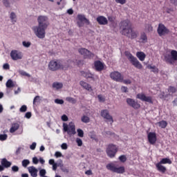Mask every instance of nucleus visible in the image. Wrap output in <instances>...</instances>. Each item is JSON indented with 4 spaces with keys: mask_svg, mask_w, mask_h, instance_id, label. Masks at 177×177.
Wrapping results in <instances>:
<instances>
[{
    "mask_svg": "<svg viewBox=\"0 0 177 177\" xmlns=\"http://www.w3.org/2000/svg\"><path fill=\"white\" fill-rule=\"evenodd\" d=\"M37 22L38 26H34L32 30L38 38L44 39L46 37V30L50 25L48 18L46 16H39Z\"/></svg>",
    "mask_w": 177,
    "mask_h": 177,
    "instance_id": "1",
    "label": "nucleus"
},
{
    "mask_svg": "<svg viewBox=\"0 0 177 177\" xmlns=\"http://www.w3.org/2000/svg\"><path fill=\"white\" fill-rule=\"evenodd\" d=\"M121 34L131 39H136L137 33L132 29V25L129 20H124L120 23Z\"/></svg>",
    "mask_w": 177,
    "mask_h": 177,
    "instance_id": "2",
    "label": "nucleus"
},
{
    "mask_svg": "<svg viewBox=\"0 0 177 177\" xmlns=\"http://www.w3.org/2000/svg\"><path fill=\"white\" fill-rule=\"evenodd\" d=\"M125 55L135 68L138 70H142L143 68L142 64L138 60L136 57L133 56L130 52H125Z\"/></svg>",
    "mask_w": 177,
    "mask_h": 177,
    "instance_id": "3",
    "label": "nucleus"
},
{
    "mask_svg": "<svg viewBox=\"0 0 177 177\" xmlns=\"http://www.w3.org/2000/svg\"><path fill=\"white\" fill-rule=\"evenodd\" d=\"M171 163H172V162L169 158H162L160 162H158L156 165V166L157 169L160 172L165 174L167 171V168L162 165H165V164L171 165Z\"/></svg>",
    "mask_w": 177,
    "mask_h": 177,
    "instance_id": "4",
    "label": "nucleus"
},
{
    "mask_svg": "<svg viewBox=\"0 0 177 177\" xmlns=\"http://www.w3.org/2000/svg\"><path fill=\"white\" fill-rule=\"evenodd\" d=\"M118 149V147L113 144H110L108 145L106 148V154L109 158H113L115 157V155L117 154Z\"/></svg>",
    "mask_w": 177,
    "mask_h": 177,
    "instance_id": "5",
    "label": "nucleus"
},
{
    "mask_svg": "<svg viewBox=\"0 0 177 177\" xmlns=\"http://www.w3.org/2000/svg\"><path fill=\"white\" fill-rule=\"evenodd\" d=\"M165 59L167 64L174 65L176 62H177V51L174 50H171V55H166Z\"/></svg>",
    "mask_w": 177,
    "mask_h": 177,
    "instance_id": "6",
    "label": "nucleus"
},
{
    "mask_svg": "<svg viewBox=\"0 0 177 177\" xmlns=\"http://www.w3.org/2000/svg\"><path fill=\"white\" fill-rule=\"evenodd\" d=\"M106 169L117 174H124L125 172V169L124 167H120L118 168L113 163L108 164L106 165Z\"/></svg>",
    "mask_w": 177,
    "mask_h": 177,
    "instance_id": "7",
    "label": "nucleus"
},
{
    "mask_svg": "<svg viewBox=\"0 0 177 177\" xmlns=\"http://www.w3.org/2000/svg\"><path fill=\"white\" fill-rule=\"evenodd\" d=\"M48 68L50 71H57L61 68V62L57 60V61H55V60H52L50 62L49 64H48Z\"/></svg>",
    "mask_w": 177,
    "mask_h": 177,
    "instance_id": "8",
    "label": "nucleus"
},
{
    "mask_svg": "<svg viewBox=\"0 0 177 177\" xmlns=\"http://www.w3.org/2000/svg\"><path fill=\"white\" fill-rule=\"evenodd\" d=\"M79 53L84 56V59H92L95 57V55L91 53L86 48H80L79 49Z\"/></svg>",
    "mask_w": 177,
    "mask_h": 177,
    "instance_id": "9",
    "label": "nucleus"
},
{
    "mask_svg": "<svg viewBox=\"0 0 177 177\" xmlns=\"http://www.w3.org/2000/svg\"><path fill=\"white\" fill-rule=\"evenodd\" d=\"M10 57L12 60L17 61L19 59H21L23 58V54L21 52H19L16 50H13L10 53Z\"/></svg>",
    "mask_w": 177,
    "mask_h": 177,
    "instance_id": "10",
    "label": "nucleus"
},
{
    "mask_svg": "<svg viewBox=\"0 0 177 177\" xmlns=\"http://www.w3.org/2000/svg\"><path fill=\"white\" fill-rule=\"evenodd\" d=\"M158 33L160 37H162L169 34V30L167 29L163 24H160L158 28Z\"/></svg>",
    "mask_w": 177,
    "mask_h": 177,
    "instance_id": "11",
    "label": "nucleus"
},
{
    "mask_svg": "<svg viewBox=\"0 0 177 177\" xmlns=\"http://www.w3.org/2000/svg\"><path fill=\"white\" fill-rule=\"evenodd\" d=\"M110 76L111 79H113L116 82H123L124 77L121 75V73H120L119 72H117V71L113 72L111 73Z\"/></svg>",
    "mask_w": 177,
    "mask_h": 177,
    "instance_id": "12",
    "label": "nucleus"
},
{
    "mask_svg": "<svg viewBox=\"0 0 177 177\" xmlns=\"http://www.w3.org/2000/svg\"><path fill=\"white\" fill-rule=\"evenodd\" d=\"M64 131L67 132L69 136L75 135L76 133L75 131V126L74 124L64 125Z\"/></svg>",
    "mask_w": 177,
    "mask_h": 177,
    "instance_id": "13",
    "label": "nucleus"
},
{
    "mask_svg": "<svg viewBox=\"0 0 177 177\" xmlns=\"http://www.w3.org/2000/svg\"><path fill=\"white\" fill-rule=\"evenodd\" d=\"M136 97L142 102H146L149 104H153L152 97L151 96H146L144 93H139L137 95Z\"/></svg>",
    "mask_w": 177,
    "mask_h": 177,
    "instance_id": "14",
    "label": "nucleus"
},
{
    "mask_svg": "<svg viewBox=\"0 0 177 177\" xmlns=\"http://www.w3.org/2000/svg\"><path fill=\"white\" fill-rule=\"evenodd\" d=\"M101 116L103 117L104 119H106L109 122H111V124L113 122V117L110 115L108 110H102L101 111Z\"/></svg>",
    "mask_w": 177,
    "mask_h": 177,
    "instance_id": "15",
    "label": "nucleus"
},
{
    "mask_svg": "<svg viewBox=\"0 0 177 177\" xmlns=\"http://www.w3.org/2000/svg\"><path fill=\"white\" fill-rule=\"evenodd\" d=\"M127 102L130 106L133 107L135 109H138L140 108V104L133 99L127 98Z\"/></svg>",
    "mask_w": 177,
    "mask_h": 177,
    "instance_id": "16",
    "label": "nucleus"
},
{
    "mask_svg": "<svg viewBox=\"0 0 177 177\" xmlns=\"http://www.w3.org/2000/svg\"><path fill=\"white\" fill-rule=\"evenodd\" d=\"M149 142L151 145H155L157 141L156 133L154 132H150L148 133Z\"/></svg>",
    "mask_w": 177,
    "mask_h": 177,
    "instance_id": "17",
    "label": "nucleus"
},
{
    "mask_svg": "<svg viewBox=\"0 0 177 177\" xmlns=\"http://www.w3.org/2000/svg\"><path fill=\"white\" fill-rule=\"evenodd\" d=\"M95 68L96 71L101 72L104 68V64L100 61H96L94 63Z\"/></svg>",
    "mask_w": 177,
    "mask_h": 177,
    "instance_id": "18",
    "label": "nucleus"
},
{
    "mask_svg": "<svg viewBox=\"0 0 177 177\" xmlns=\"http://www.w3.org/2000/svg\"><path fill=\"white\" fill-rule=\"evenodd\" d=\"M97 21L100 25L105 26L108 24V20L105 17L103 16H99L97 18Z\"/></svg>",
    "mask_w": 177,
    "mask_h": 177,
    "instance_id": "19",
    "label": "nucleus"
},
{
    "mask_svg": "<svg viewBox=\"0 0 177 177\" xmlns=\"http://www.w3.org/2000/svg\"><path fill=\"white\" fill-rule=\"evenodd\" d=\"M80 84L86 90L91 92L93 91V88L91 86L90 84H88V83L84 82V81H81Z\"/></svg>",
    "mask_w": 177,
    "mask_h": 177,
    "instance_id": "20",
    "label": "nucleus"
},
{
    "mask_svg": "<svg viewBox=\"0 0 177 177\" xmlns=\"http://www.w3.org/2000/svg\"><path fill=\"white\" fill-rule=\"evenodd\" d=\"M28 171H29V172L30 173V174H31V176H32V177H37V172H38V171H37V169L35 167H30L28 168Z\"/></svg>",
    "mask_w": 177,
    "mask_h": 177,
    "instance_id": "21",
    "label": "nucleus"
},
{
    "mask_svg": "<svg viewBox=\"0 0 177 177\" xmlns=\"http://www.w3.org/2000/svg\"><path fill=\"white\" fill-rule=\"evenodd\" d=\"M19 123H13L12 124V127L10 128V132L11 133H15L16 131H17L18 129H19Z\"/></svg>",
    "mask_w": 177,
    "mask_h": 177,
    "instance_id": "22",
    "label": "nucleus"
},
{
    "mask_svg": "<svg viewBox=\"0 0 177 177\" xmlns=\"http://www.w3.org/2000/svg\"><path fill=\"white\" fill-rule=\"evenodd\" d=\"M77 19L81 21V22H85L87 25L90 24V21L85 17L84 15H79L77 16Z\"/></svg>",
    "mask_w": 177,
    "mask_h": 177,
    "instance_id": "23",
    "label": "nucleus"
},
{
    "mask_svg": "<svg viewBox=\"0 0 177 177\" xmlns=\"http://www.w3.org/2000/svg\"><path fill=\"white\" fill-rule=\"evenodd\" d=\"M81 75L86 79L93 78V75L91 74L90 72H85V71H81L80 72Z\"/></svg>",
    "mask_w": 177,
    "mask_h": 177,
    "instance_id": "24",
    "label": "nucleus"
},
{
    "mask_svg": "<svg viewBox=\"0 0 177 177\" xmlns=\"http://www.w3.org/2000/svg\"><path fill=\"white\" fill-rule=\"evenodd\" d=\"M136 56L141 62H144L146 58V55L143 52H138Z\"/></svg>",
    "mask_w": 177,
    "mask_h": 177,
    "instance_id": "25",
    "label": "nucleus"
},
{
    "mask_svg": "<svg viewBox=\"0 0 177 177\" xmlns=\"http://www.w3.org/2000/svg\"><path fill=\"white\" fill-rule=\"evenodd\" d=\"M1 165L5 167V168H8L12 165V163L9 161H8L6 158L2 159L1 160Z\"/></svg>",
    "mask_w": 177,
    "mask_h": 177,
    "instance_id": "26",
    "label": "nucleus"
},
{
    "mask_svg": "<svg viewBox=\"0 0 177 177\" xmlns=\"http://www.w3.org/2000/svg\"><path fill=\"white\" fill-rule=\"evenodd\" d=\"M70 68V64H68L67 61L61 62V69L66 71Z\"/></svg>",
    "mask_w": 177,
    "mask_h": 177,
    "instance_id": "27",
    "label": "nucleus"
},
{
    "mask_svg": "<svg viewBox=\"0 0 177 177\" xmlns=\"http://www.w3.org/2000/svg\"><path fill=\"white\" fill-rule=\"evenodd\" d=\"M140 40L142 43H147L148 41V38L147 36L146 35V33L142 32L140 35Z\"/></svg>",
    "mask_w": 177,
    "mask_h": 177,
    "instance_id": "28",
    "label": "nucleus"
},
{
    "mask_svg": "<svg viewBox=\"0 0 177 177\" xmlns=\"http://www.w3.org/2000/svg\"><path fill=\"white\" fill-rule=\"evenodd\" d=\"M53 88H56L57 90H59L63 88V84L62 83L54 82L53 84Z\"/></svg>",
    "mask_w": 177,
    "mask_h": 177,
    "instance_id": "29",
    "label": "nucleus"
},
{
    "mask_svg": "<svg viewBox=\"0 0 177 177\" xmlns=\"http://www.w3.org/2000/svg\"><path fill=\"white\" fill-rule=\"evenodd\" d=\"M160 127H161L162 129H165L167 126V122L165 120L160 121L159 122L157 123Z\"/></svg>",
    "mask_w": 177,
    "mask_h": 177,
    "instance_id": "30",
    "label": "nucleus"
},
{
    "mask_svg": "<svg viewBox=\"0 0 177 177\" xmlns=\"http://www.w3.org/2000/svg\"><path fill=\"white\" fill-rule=\"evenodd\" d=\"M145 30L147 32H151L153 31V27L151 24H146Z\"/></svg>",
    "mask_w": 177,
    "mask_h": 177,
    "instance_id": "31",
    "label": "nucleus"
},
{
    "mask_svg": "<svg viewBox=\"0 0 177 177\" xmlns=\"http://www.w3.org/2000/svg\"><path fill=\"white\" fill-rule=\"evenodd\" d=\"M15 86V84L13 83V82L11 80H9L7 82H6V87L8 88H13Z\"/></svg>",
    "mask_w": 177,
    "mask_h": 177,
    "instance_id": "32",
    "label": "nucleus"
},
{
    "mask_svg": "<svg viewBox=\"0 0 177 177\" xmlns=\"http://www.w3.org/2000/svg\"><path fill=\"white\" fill-rule=\"evenodd\" d=\"M82 122L84 123H88L90 122V118L88 116L84 115L82 118Z\"/></svg>",
    "mask_w": 177,
    "mask_h": 177,
    "instance_id": "33",
    "label": "nucleus"
},
{
    "mask_svg": "<svg viewBox=\"0 0 177 177\" xmlns=\"http://www.w3.org/2000/svg\"><path fill=\"white\" fill-rule=\"evenodd\" d=\"M66 100H67L68 102H71V103H72V104H75L77 103V100H76L75 99L73 98V97H67V98H66Z\"/></svg>",
    "mask_w": 177,
    "mask_h": 177,
    "instance_id": "34",
    "label": "nucleus"
},
{
    "mask_svg": "<svg viewBox=\"0 0 177 177\" xmlns=\"http://www.w3.org/2000/svg\"><path fill=\"white\" fill-rule=\"evenodd\" d=\"M148 68L149 69H152V72H153L155 73H158V72H159L158 68H157L155 66H149Z\"/></svg>",
    "mask_w": 177,
    "mask_h": 177,
    "instance_id": "35",
    "label": "nucleus"
},
{
    "mask_svg": "<svg viewBox=\"0 0 177 177\" xmlns=\"http://www.w3.org/2000/svg\"><path fill=\"white\" fill-rule=\"evenodd\" d=\"M8 138V135L6 134H0V140L5 141Z\"/></svg>",
    "mask_w": 177,
    "mask_h": 177,
    "instance_id": "36",
    "label": "nucleus"
},
{
    "mask_svg": "<svg viewBox=\"0 0 177 177\" xmlns=\"http://www.w3.org/2000/svg\"><path fill=\"white\" fill-rule=\"evenodd\" d=\"M10 19L13 23H15L17 21H16V15H15V12H11Z\"/></svg>",
    "mask_w": 177,
    "mask_h": 177,
    "instance_id": "37",
    "label": "nucleus"
},
{
    "mask_svg": "<svg viewBox=\"0 0 177 177\" xmlns=\"http://www.w3.org/2000/svg\"><path fill=\"white\" fill-rule=\"evenodd\" d=\"M88 136L91 139L96 140V135L94 131L90 132Z\"/></svg>",
    "mask_w": 177,
    "mask_h": 177,
    "instance_id": "38",
    "label": "nucleus"
},
{
    "mask_svg": "<svg viewBox=\"0 0 177 177\" xmlns=\"http://www.w3.org/2000/svg\"><path fill=\"white\" fill-rule=\"evenodd\" d=\"M119 160L122 162H125L127 160V157L124 155H122L121 156L119 157Z\"/></svg>",
    "mask_w": 177,
    "mask_h": 177,
    "instance_id": "39",
    "label": "nucleus"
},
{
    "mask_svg": "<svg viewBox=\"0 0 177 177\" xmlns=\"http://www.w3.org/2000/svg\"><path fill=\"white\" fill-rule=\"evenodd\" d=\"M30 164V161L28 160H24L22 161V165L24 167H26L28 165Z\"/></svg>",
    "mask_w": 177,
    "mask_h": 177,
    "instance_id": "40",
    "label": "nucleus"
},
{
    "mask_svg": "<svg viewBox=\"0 0 177 177\" xmlns=\"http://www.w3.org/2000/svg\"><path fill=\"white\" fill-rule=\"evenodd\" d=\"M169 93H175L176 92V88L174 86H170L168 89Z\"/></svg>",
    "mask_w": 177,
    "mask_h": 177,
    "instance_id": "41",
    "label": "nucleus"
},
{
    "mask_svg": "<svg viewBox=\"0 0 177 177\" xmlns=\"http://www.w3.org/2000/svg\"><path fill=\"white\" fill-rule=\"evenodd\" d=\"M77 133H78V136L80 137V138H83L84 137V131L79 129H77Z\"/></svg>",
    "mask_w": 177,
    "mask_h": 177,
    "instance_id": "42",
    "label": "nucleus"
},
{
    "mask_svg": "<svg viewBox=\"0 0 177 177\" xmlns=\"http://www.w3.org/2000/svg\"><path fill=\"white\" fill-rule=\"evenodd\" d=\"M115 2L121 5H124L127 3V0H115Z\"/></svg>",
    "mask_w": 177,
    "mask_h": 177,
    "instance_id": "43",
    "label": "nucleus"
},
{
    "mask_svg": "<svg viewBox=\"0 0 177 177\" xmlns=\"http://www.w3.org/2000/svg\"><path fill=\"white\" fill-rule=\"evenodd\" d=\"M20 112L24 113L27 111V106L26 105H23L19 109Z\"/></svg>",
    "mask_w": 177,
    "mask_h": 177,
    "instance_id": "44",
    "label": "nucleus"
},
{
    "mask_svg": "<svg viewBox=\"0 0 177 177\" xmlns=\"http://www.w3.org/2000/svg\"><path fill=\"white\" fill-rule=\"evenodd\" d=\"M68 64H70V68L72 66H75V62L71 59H68L66 61Z\"/></svg>",
    "mask_w": 177,
    "mask_h": 177,
    "instance_id": "45",
    "label": "nucleus"
},
{
    "mask_svg": "<svg viewBox=\"0 0 177 177\" xmlns=\"http://www.w3.org/2000/svg\"><path fill=\"white\" fill-rule=\"evenodd\" d=\"M23 46H24V47H26V48H29V47L31 46V43L29 42V41H28V42L24 41V42H23Z\"/></svg>",
    "mask_w": 177,
    "mask_h": 177,
    "instance_id": "46",
    "label": "nucleus"
},
{
    "mask_svg": "<svg viewBox=\"0 0 177 177\" xmlns=\"http://www.w3.org/2000/svg\"><path fill=\"white\" fill-rule=\"evenodd\" d=\"M46 171L45 169H41V170H40V171H39V175H40V176H41V177H44L45 175H46Z\"/></svg>",
    "mask_w": 177,
    "mask_h": 177,
    "instance_id": "47",
    "label": "nucleus"
},
{
    "mask_svg": "<svg viewBox=\"0 0 177 177\" xmlns=\"http://www.w3.org/2000/svg\"><path fill=\"white\" fill-rule=\"evenodd\" d=\"M19 73L23 76H26L28 77H30V75L24 71H20Z\"/></svg>",
    "mask_w": 177,
    "mask_h": 177,
    "instance_id": "48",
    "label": "nucleus"
},
{
    "mask_svg": "<svg viewBox=\"0 0 177 177\" xmlns=\"http://www.w3.org/2000/svg\"><path fill=\"white\" fill-rule=\"evenodd\" d=\"M40 101V97L36 96L33 100V104H35L37 102H39Z\"/></svg>",
    "mask_w": 177,
    "mask_h": 177,
    "instance_id": "49",
    "label": "nucleus"
},
{
    "mask_svg": "<svg viewBox=\"0 0 177 177\" xmlns=\"http://www.w3.org/2000/svg\"><path fill=\"white\" fill-rule=\"evenodd\" d=\"M76 142H77V145H78L79 147L82 146L83 142H82V140L80 138H77V139H76Z\"/></svg>",
    "mask_w": 177,
    "mask_h": 177,
    "instance_id": "50",
    "label": "nucleus"
},
{
    "mask_svg": "<svg viewBox=\"0 0 177 177\" xmlns=\"http://www.w3.org/2000/svg\"><path fill=\"white\" fill-rule=\"evenodd\" d=\"M55 102L56 104H63L64 103V100H59V99H56V100H55Z\"/></svg>",
    "mask_w": 177,
    "mask_h": 177,
    "instance_id": "51",
    "label": "nucleus"
},
{
    "mask_svg": "<svg viewBox=\"0 0 177 177\" xmlns=\"http://www.w3.org/2000/svg\"><path fill=\"white\" fill-rule=\"evenodd\" d=\"M76 63H77V65L78 66H83V64H84V61H82V60H76Z\"/></svg>",
    "mask_w": 177,
    "mask_h": 177,
    "instance_id": "52",
    "label": "nucleus"
},
{
    "mask_svg": "<svg viewBox=\"0 0 177 177\" xmlns=\"http://www.w3.org/2000/svg\"><path fill=\"white\" fill-rule=\"evenodd\" d=\"M3 3L6 7L10 6V3L8 1V0H3Z\"/></svg>",
    "mask_w": 177,
    "mask_h": 177,
    "instance_id": "53",
    "label": "nucleus"
},
{
    "mask_svg": "<svg viewBox=\"0 0 177 177\" xmlns=\"http://www.w3.org/2000/svg\"><path fill=\"white\" fill-rule=\"evenodd\" d=\"M36 146H37L36 142H33V143L30 145V149L31 150H35V148H36Z\"/></svg>",
    "mask_w": 177,
    "mask_h": 177,
    "instance_id": "54",
    "label": "nucleus"
},
{
    "mask_svg": "<svg viewBox=\"0 0 177 177\" xmlns=\"http://www.w3.org/2000/svg\"><path fill=\"white\" fill-rule=\"evenodd\" d=\"M12 170L14 171V172H17L19 171V167L17 166H13L12 167Z\"/></svg>",
    "mask_w": 177,
    "mask_h": 177,
    "instance_id": "55",
    "label": "nucleus"
},
{
    "mask_svg": "<svg viewBox=\"0 0 177 177\" xmlns=\"http://www.w3.org/2000/svg\"><path fill=\"white\" fill-rule=\"evenodd\" d=\"M32 116V113L30 112H28L26 113L25 117L28 119H30Z\"/></svg>",
    "mask_w": 177,
    "mask_h": 177,
    "instance_id": "56",
    "label": "nucleus"
},
{
    "mask_svg": "<svg viewBox=\"0 0 177 177\" xmlns=\"http://www.w3.org/2000/svg\"><path fill=\"white\" fill-rule=\"evenodd\" d=\"M62 120L64 122H66V121L68 120V118L66 115H63L62 117Z\"/></svg>",
    "mask_w": 177,
    "mask_h": 177,
    "instance_id": "57",
    "label": "nucleus"
},
{
    "mask_svg": "<svg viewBox=\"0 0 177 177\" xmlns=\"http://www.w3.org/2000/svg\"><path fill=\"white\" fill-rule=\"evenodd\" d=\"M55 156L57 157V158H60L62 156V153L59 152V151H57L55 154Z\"/></svg>",
    "mask_w": 177,
    "mask_h": 177,
    "instance_id": "58",
    "label": "nucleus"
},
{
    "mask_svg": "<svg viewBox=\"0 0 177 177\" xmlns=\"http://www.w3.org/2000/svg\"><path fill=\"white\" fill-rule=\"evenodd\" d=\"M121 90L123 93H127L128 92V88H127V87H125V86H122Z\"/></svg>",
    "mask_w": 177,
    "mask_h": 177,
    "instance_id": "59",
    "label": "nucleus"
},
{
    "mask_svg": "<svg viewBox=\"0 0 177 177\" xmlns=\"http://www.w3.org/2000/svg\"><path fill=\"white\" fill-rule=\"evenodd\" d=\"M122 82H124V83L125 84H131V81L130 80H124V79H123V81H122Z\"/></svg>",
    "mask_w": 177,
    "mask_h": 177,
    "instance_id": "60",
    "label": "nucleus"
},
{
    "mask_svg": "<svg viewBox=\"0 0 177 177\" xmlns=\"http://www.w3.org/2000/svg\"><path fill=\"white\" fill-rule=\"evenodd\" d=\"M62 149H64V150L67 149H68L67 145H66V143H63V144L62 145Z\"/></svg>",
    "mask_w": 177,
    "mask_h": 177,
    "instance_id": "61",
    "label": "nucleus"
},
{
    "mask_svg": "<svg viewBox=\"0 0 177 177\" xmlns=\"http://www.w3.org/2000/svg\"><path fill=\"white\" fill-rule=\"evenodd\" d=\"M32 162H33L34 164L37 165L39 162V160L36 157H35L32 159Z\"/></svg>",
    "mask_w": 177,
    "mask_h": 177,
    "instance_id": "62",
    "label": "nucleus"
},
{
    "mask_svg": "<svg viewBox=\"0 0 177 177\" xmlns=\"http://www.w3.org/2000/svg\"><path fill=\"white\" fill-rule=\"evenodd\" d=\"M9 68H10V66H9L8 64H5L3 65V69H5V70H8Z\"/></svg>",
    "mask_w": 177,
    "mask_h": 177,
    "instance_id": "63",
    "label": "nucleus"
},
{
    "mask_svg": "<svg viewBox=\"0 0 177 177\" xmlns=\"http://www.w3.org/2000/svg\"><path fill=\"white\" fill-rule=\"evenodd\" d=\"M98 99L100 102H104L105 100L104 98L101 95H98Z\"/></svg>",
    "mask_w": 177,
    "mask_h": 177,
    "instance_id": "64",
    "label": "nucleus"
}]
</instances>
